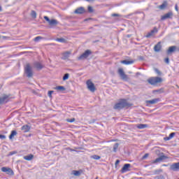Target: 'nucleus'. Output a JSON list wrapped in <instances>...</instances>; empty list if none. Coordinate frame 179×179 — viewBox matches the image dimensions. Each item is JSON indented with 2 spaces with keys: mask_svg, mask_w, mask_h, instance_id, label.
<instances>
[{
  "mask_svg": "<svg viewBox=\"0 0 179 179\" xmlns=\"http://www.w3.org/2000/svg\"><path fill=\"white\" fill-rule=\"evenodd\" d=\"M128 106H129V103H128L126 99H120L119 102L115 104L113 108L114 110H122V108L128 107Z\"/></svg>",
  "mask_w": 179,
  "mask_h": 179,
  "instance_id": "f257e3e1",
  "label": "nucleus"
},
{
  "mask_svg": "<svg viewBox=\"0 0 179 179\" xmlns=\"http://www.w3.org/2000/svg\"><path fill=\"white\" fill-rule=\"evenodd\" d=\"M163 82V78L162 77H151L148 79V83L152 86H156L159 85V83H162Z\"/></svg>",
  "mask_w": 179,
  "mask_h": 179,
  "instance_id": "f03ea898",
  "label": "nucleus"
},
{
  "mask_svg": "<svg viewBox=\"0 0 179 179\" xmlns=\"http://www.w3.org/2000/svg\"><path fill=\"white\" fill-rule=\"evenodd\" d=\"M24 73L27 78H33L34 72H33V66L29 63H27L24 67Z\"/></svg>",
  "mask_w": 179,
  "mask_h": 179,
  "instance_id": "7ed1b4c3",
  "label": "nucleus"
},
{
  "mask_svg": "<svg viewBox=\"0 0 179 179\" xmlns=\"http://www.w3.org/2000/svg\"><path fill=\"white\" fill-rule=\"evenodd\" d=\"M117 73L120 76L122 80H124V82H128V80H129V77H128V75L125 74V72H124V69H119L117 71Z\"/></svg>",
  "mask_w": 179,
  "mask_h": 179,
  "instance_id": "20e7f679",
  "label": "nucleus"
},
{
  "mask_svg": "<svg viewBox=\"0 0 179 179\" xmlns=\"http://www.w3.org/2000/svg\"><path fill=\"white\" fill-rule=\"evenodd\" d=\"M92 55V51L87 50L83 53L80 57H78L79 61H83V59H86L88 57Z\"/></svg>",
  "mask_w": 179,
  "mask_h": 179,
  "instance_id": "39448f33",
  "label": "nucleus"
},
{
  "mask_svg": "<svg viewBox=\"0 0 179 179\" xmlns=\"http://www.w3.org/2000/svg\"><path fill=\"white\" fill-rule=\"evenodd\" d=\"M87 87L88 90H90V92H96V87H94V84L90 80H88L87 81Z\"/></svg>",
  "mask_w": 179,
  "mask_h": 179,
  "instance_id": "423d86ee",
  "label": "nucleus"
},
{
  "mask_svg": "<svg viewBox=\"0 0 179 179\" xmlns=\"http://www.w3.org/2000/svg\"><path fill=\"white\" fill-rule=\"evenodd\" d=\"M1 171L3 173H6L8 176H14L15 173L13 172V170L9 167L3 166L1 169Z\"/></svg>",
  "mask_w": 179,
  "mask_h": 179,
  "instance_id": "0eeeda50",
  "label": "nucleus"
},
{
  "mask_svg": "<svg viewBox=\"0 0 179 179\" xmlns=\"http://www.w3.org/2000/svg\"><path fill=\"white\" fill-rule=\"evenodd\" d=\"M176 51H179V48H177V46H171L169 48L166 53L168 55H170V54H173V52H176Z\"/></svg>",
  "mask_w": 179,
  "mask_h": 179,
  "instance_id": "6e6552de",
  "label": "nucleus"
},
{
  "mask_svg": "<svg viewBox=\"0 0 179 179\" xmlns=\"http://www.w3.org/2000/svg\"><path fill=\"white\" fill-rule=\"evenodd\" d=\"M9 100V96L8 95H4L0 97V104H5V103H8Z\"/></svg>",
  "mask_w": 179,
  "mask_h": 179,
  "instance_id": "1a4fd4ad",
  "label": "nucleus"
},
{
  "mask_svg": "<svg viewBox=\"0 0 179 179\" xmlns=\"http://www.w3.org/2000/svg\"><path fill=\"white\" fill-rule=\"evenodd\" d=\"M167 159V157L166 155H161L159 157L157 158L155 160L153 161L154 164L156 163H162L163 160Z\"/></svg>",
  "mask_w": 179,
  "mask_h": 179,
  "instance_id": "9d476101",
  "label": "nucleus"
},
{
  "mask_svg": "<svg viewBox=\"0 0 179 179\" xmlns=\"http://www.w3.org/2000/svg\"><path fill=\"white\" fill-rule=\"evenodd\" d=\"M173 16V12H169L161 17V20H166V19H171Z\"/></svg>",
  "mask_w": 179,
  "mask_h": 179,
  "instance_id": "9b49d317",
  "label": "nucleus"
},
{
  "mask_svg": "<svg viewBox=\"0 0 179 179\" xmlns=\"http://www.w3.org/2000/svg\"><path fill=\"white\" fill-rule=\"evenodd\" d=\"M157 31H158L157 27H155L154 29H153L152 30H151L150 32H148V33L147 34V35L145 36V37H146L147 38H149L152 37V36H153V34H154L155 33H157Z\"/></svg>",
  "mask_w": 179,
  "mask_h": 179,
  "instance_id": "f8f14e48",
  "label": "nucleus"
},
{
  "mask_svg": "<svg viewBox=\"0 0 179 179\" xmlns=\"http://www.w3.org/2000/svg\"><path fill=\"white\" fill-rule=\"evenodd\" d=\"M85 8L79 7L75 10L74 13H76V15H83V13H85Z\"/></svg>",
  "mask_w": 179,
  "mask_h": 179,
  "instance_id": "ddd939ff",
  "label": "nucleus"
},
{
  "mask_svg": "<svg viewBox=\"0 0 179 179\" xmlns=\"http://www.w3.org/2000/svg\"><path fill=\"white\" fill-rule=\"evenodd\" d=\"M129 167H131V164H125L121 169L122 173L129 171Z\"/></svg>",
  "mask_w": 179,
  "mask_h": 179,
  "instance_id": "4468645a",
  "label": "nucleus"
},
{
  "mask_svg": "<svg viewBox=\"0 0 179 179\" xmlns=\"http://www.w3.org/2000/svg\"><path fill=\"white\" fill-rule=\"evenodd\" d=\"M34 67L36 68L38 71H41V69L44 68V66H43V64H41L40 62H36L34 63Z\"/></svg>",
  "mask_w": 179,
  "mask_h": 179,
  "instance_id": "2eb2a0df",
  "label": "nucleus"
},
{
  "mask_svg": "<svg viewBox=\"0 0 179 179\" xmlns=\"http://www.w3.org/2000/svg\"><path fill=\"white\" fill-rule=\"evenodd\" d=\"M160 50H162V43L159 42L157 45L154 47V50L155 52H160Z\"/></svg>",
  "mask_w": 179,
  "mask_h": 179,
  "instance_id": "dca6fc26",
  "label": "nucleus"
},
{
  "mask_svg": "<svg viewBox=\"0 0 179 179\" xmlns=\"http://www.w3.org/2000/svg\"><path fill=\"white\" fill-rule=\"evenodd\" d=\"M160 101V98H156L152 100L147 101V104H156Z\"/></svg>",
  "mask_w": 179,
  "mask_h": 179,
  "instance_id": "f3484780",
  "label": "nucleus"
},
{
  "mask_svg": "<svg viewBox=\"0 0 179 179\" xmlns=\"http://www.w3.org/2000/svg\"><path fill=\"white\" fill-rule=\"evenodd\" d=\"M69 55H71V52H65L62 54V59L64 61L69 58Z\"/></svg>",
  "mask_w": 179,
  "mask_h": 179,
  "instance_id": "a211bd4d",
  "label": "nucleus"
},
{
  "mask_svg": "<svg viewBox=\"0 0 179 179\" xmlns=\"http://www.w3.org/2000/svg\"><path fill=\"white\" fill-rule=\"evenodd\" d=\"M71 174L73 176H75L76 177H80V175L82 174V171L73 170L71 171Z\"/></svg>",
  "mask_w": 179,
  "mask_h": 179,
  "instance_id": "6ab92c4d",
  "label": "nucleus"
},
{
  "mask_svg": "<svg viewBox=\"0 0 179 179\" xmlns=\"http://www.w3.org/2000/svg\"><path fill=\"white\" fill-rule=\"evenodd\" d=\"M175 136H176V133L172 132L169 134V136L164 138V141H171V139H173Z\"/></svg>",
  "mask_w": 179,
  "mask_h": 179,
  "instance_id": "aec40b11",
  "label": "nucleus"
},
{
  "mask_svg": "<svg viewBox=\"0 0 179 179\" xmlns=\"http://www.w3.org/2000/svg\"><path fill=\"white\" fill-rule=\"evenodd\" d=\"M167 1H164L163 3L160 6H158L159 9H160L161 10H164V9L166 8H167Z\"/></svg>",
  "mask_w": 179,
  "mask_h": 179,
  "instance_id": "412c9836",
  "label": "nucleus"
},
{
  "mask_svg": "<svg viewBox=\"0 0 179 179\" xmlns=\"http://www.w3.org/2000/svg\"><path fill=\"white\" fill-rule=\"evenodd\" d=\"M54 89L55 90H57V92H65L66 90L64 86H57Z\"/></svg>",
  "mask_w": 179,
  "mask_h": 179,
  "instance_id": "4be33fe9",
  "label": "nucleus"
},
{
  "mask_svg": "<svg viewBox=\"0 0 179 179\" xmlns=\"http://www.w3.org/2000/svg\"><path fill=\"white\" fill-rule=\"evenodd\" d=\"M120 62L121 64H124V65H131V64H134V60H123Z\"/></svg>",
  "mask_w": 179,
  "mask_h": 179,
  "instance_id": "5701e85b",
  "label": "nucleus"
},
{
  "mask_svg": "<svg viewBox=\"0 0 179 179\" xmlns=\"http://www.w3.org/2000/svg\"><path fill=\"white\" fill-rule=\"evenodd\" d=\"M59 22L55 19L50 20V22H49L50 26H57Z\"/></svg>",
  "mask_w": 179,
  "mask_h": 179,
  "instance_id": "b1692460",
  "label": "nucleus"
},
{
  "mask_svg": "<svg viewBox=\"0 0 179 179\" xmlns=\"http://www.w3.org/2000/svg\"><path fill=\"white\" fill-rule=\"evenodd\" d=\"M22 131L24 132H29L30 131V126L26 124L22 127Z\"/></svg>",
  "mask_w": 179,
  "mask_h": 179,
  "instance_id": "393cba45",
  "label": "nucleus"
},
{
  "mask_svg": "<svg viewBox=\"0 0 179 179\" xmlns=\"http://www.w3.org/2000/svg\"><path fill=\"white\" fill-rule=\"evenodd\" d=\"M33 157H34V156L31 154L27 156H24V160H27L28 162H30V160H33Z\"/></svg>",
  "mask_w": 179,
  "mask_h": 179,
  "instance_id": "a878e982",
  "label": "nucleus"
},
{
  "mask_svg": "<svg viewBox=\"0 0 179 179\" xmlns=\"http://www.w3.org/2000/svg\"><path fill=\"white\" fill-rule=\"evenodd\" d=\"M136 127L138 129H145V128H148V124H139L136 125Z\"/></svg>",
  "mask_w": 179,
  "mask_h": 179,
  "instance_id": "bb28decb",
  "label": "nucleus"
},
{
  "mask_svg": "<svg viewBox=\"0 0 179 179\" xmlns=\"http://www.w3.org/2000/svg\"><path fill=\"white\" fill-rule=\"evenodd\" d=\"M16 135H17V131H16V130H13L9 136V139H13V137L16 136Z\"/></svg>",
  "mask_w": 179,
  "mask_h": 179,
  "instance_id": "cd10ccee",
  "label": "nucleus"
},
{
  "mask_svg": "<svg viewBox=\"0 0 179 179\" xmlns=\"http://www.w3.org/2000/svg\"><path fill=\"white\" fill-rule=\"evenodd\" d=\"M91 159H94V160H100L101 157L97 155H94L91 156Z\"/></svg>",
  "mask_w": 179,
  "mask_h": 179,
  "instance_id": "c85d7f7f",
  "label": "nucleus"
},
{
  "mask_svg": "<svg viewBox=\"0 0 179 179\" xmlns=\"http://www.w3.org/2000/svg\"><path fill=\"white\" fill-rule=\"evenodd\" d=\"M56 41H58L59 43H66V40L64 38H57Z\"/></svg>",
  "mask_w": 179,
  "mask_h": 179,
  "instance_id": "c756f323",
  "label": "nucleus"
},
{
  "mask_svg": "<svg viewBox=\"0 0 179 179\" xmlns=\"http://www.w3.org/2000/svg\"><path fill=\"white\" fill-rule=\"evenodd\" d=\"M31 15L34 19H36V17H37V13L34 10H31Z\"/></svg>",
  "mask_w": 179,
  "mask_h": 179,
  "instance_id": "7c9ffc66",
  "label": "nucleus"
},
{
  "mask_svg": "<svg viewBox=\"0 0 179 179\" xmlns=\"http://www.w3.org/2000/svg\"><path fill=\"white\" fill-rule=\"evenodd\" d=\"M118 146H120V144H118V143H115V145H113V152H117Z\"/></svg>",
  "mask_w": 179,
  "mask_h": 179,
  "instance_id": "2f4dec72",
  "label": "nucleus"
},
{
  "mask_svg": "<svg viewBox=\"0 0 179 179\" xmlns=\"http://www.w3.org/2000/svg\"><path fill=\"white\" fill-rule=\"evenodd\" d=\"M154 71L159 76H162V72L158 69H154Z\"/></svg>",
  "mask_w": 179,
  "mask_h": 179,
  "instance_id": "473e14b6",
  "label": "nucleus"
},
{
  "mask_svg": "<svg viewBox=\"0 0 179 179\" xmlns=\"http://www.w3.org/2000/svg\"><path fill=\"white\" fill-rule=\"evenodd\" d=\"M68 79H69V73L64 74V76H63V80H66Z\"/></svg>",
  "mask_w": 179,
  "mask_h": 179,
  "instance_id": "72a5a7b5",
  "label": "nucleus"
},
{
  "mask_svg": "<svg viewBox=\"0 0 179 179\" xmlns=\"http://www.w3.org/2000/svg\"><path fill=\"white\" fill-rule=\"evenodd\" d=\"M162 171H163V170H162V169H157L154 171V174L155 175L160 174V173H162Z\"/></svg>",
  "mask_w": 179,
  "mask_h": 179,
  "instance_id": "f704fd0d",
  "label": "nucleus"
},
{
  "mask_svg": "<svg viewBox=\"0 0 179 179\" xmlns=\"http://www.w3.org/2000/svg\"><path fill=\"white\" fill-rule=\"evenodd\" d=\"M154 178L155 179H164V176L159 175V176H155Z\"/></svg>",
  "mask_w": 179,
  "mask_h": 179,
  "instance_id": "c9c22d12",
  "label": "nucleus"
},
{
  "mask_svg": "<svg viewBox=\"0 0 179 179\" xmlns=\"http://www.w3.org/2000/svg\"><path fill=\"white\" fill-rule=\"evenodd\" d=\"M40 40H43V37L41 36H36L35 38H34V41H40Z\"/></svg>",
  "mask_w": 179,
  "mask_h": 179,
  "instance_id": "e433bc0d",
  "label": "nucleus"
},
{
  "mask_svg": "<svg viewBox=\"0 0 179 179\" xmlns=\"http://www.w3.org/2000/svg\"><path fill=\"white\" fill-rule=\"evenodd\" d=\"M88 12H90V13H93V12H94L93 7L89 6H88Z\"/></svg>",
  "mask_w": 179,
  "mask_h": 179,
  "instance_id": "4c0bfd02",
  "label": "nucleus"
},
{
  "mask_svg": "<svg viewBox=\"0 0 179 179\" xmlns=\"http://www.w3.org/2000/svg\"><path fill=\"white\" fill-rule=\"evenodd\" d=\"M66 121H67V122H75L76 119L74 117H73L71 119H67Z\"/></svg>",
  "mask_w": 179,
  "mask_h": 179,
  "instance_id": "58836bf2",
  "label": "nucleus"
},
{
  "mask_svg": "<svg viewBox=\"0 0 179 179\" xmlns=\"http://www.w3.org/2000/svg\"><path fill=\"white\" fill-rule=\"evenodd\" d=\"M43 18L45 19V20H46V22H48L49 24L51 22V20L48 17V16H44Z\"/></svg>",
  "mask_w": 179,
  "mask_h": 179,
  "instance_id": "ea45409f",
  "label": "nucleus"
},
{
  "mask_svg": "<svg viewBox=\"0 0 179 179\" xmlns=\"http://www.w3.org/2000/svg\"><path fill=\"white\" fill-rule=\"evenodd\" d=\"M43 18L45 19V20H46V22H48L49 24L51 22V20L48 17V16H44Z\"/></svg>",
  "mask_w": 179,
  "mask_h": 179,
  "instance_id": "a19ab883",
  "label": "nucleus"
},
{
  "mask_svg": "<svg viewBox=\"0 0 179 179\" xmlns=\"http://www.w3.org/2000/svg\"><path fill=\"white\" fill-rule=\"evenodd\" d=\"M53 93H54V91H49L48 93V96L51 98V97H52Z\"/></svg>",
  "mask_w": 179,
  "mask_h": 179,
  "instance_id": "79ce46f5",
  "label": "nucleus"
},
{
  "mask_svg": "<svg viewBox=\"0 0 179 179\" xmlns=\"http://www.w3.org/2000/svg\"><path fill=\"white\" fill-rule=\"evenodd\" d=\"M148 157H149V154L146 153L143 156L142 159L145 160V159H148Z\"/></svg>",
  "mask_w": 179,
  "mask_h": 179,
  "instance_id": "37998d69",
  "label": "nucleus"
},
{
  "mask_svg": "<svg viewBox=\"0 0 179 179\" xmlns=\"http://www.w3.org/2000/svg\"><path fill=\"white\" fill-rule=\"evenodd\" d=\"M164 62H166V64H170V59H169V57H166V58L164 59Z\"/></svg>",
  "mask_w": 179,
  "mask_h": 179,
  "instance_id": "c03bdc74",
  "label": "nucleus"
},
{
  "mask_svg": "<svg viewBox=\"0 0 179 179\" xmlns=\"http://www.w3.org/2000/svg\"><path fill=\"white\" fill-rule=\"evenodd\" d=\"M0 139H6V136L0 134Z\"/></svg>",
  "mask_w": 179,
  "mask_h": 179,
  "instance_id": "a18cd8bd",
  "label": "nucleus"
},
{
  "mask_svg": "<svg viewBox=\"0 0 179 179\" xmlns=\"http://www.w3.org/2000/svg\"><path fill=\"white\" fill-rule=\"evenodd\" d=\"M6 38H8V37L5 36H1V40H6Z\"/></svg>",
  "mask_w": 179,
  "mask_h": 179,
  "instance_id": "49530a36",
  "label": "nucleus"
},
{
  "mask_svg": "<svg viewBox=\"0 0 179 179\" xmlns=\"http://www.w3.org/2000/svg\"><path fill=\"white\" fill-rule=\"evenodd\" d=\"M118 164H120V160L119 159L116 160V162L115 163V167H117V165H118Z\"/></svg>",
  "mask_w": 179,
  "mask_h": 179,
  "instance_id": "de8ad7c7",
  "label": "nucleus"
},
{
  "mask_svg": "<svg viewBox=\"0 0 179 179\" xmlns=\"http://www.w3.org/2000/svg\"><path fill=\"white\" fill-rule=\"evenodd\" d=\"M175 10H176V12H178V5L177 4L175 5Z\"/></svg>",
  "mask_w": 179,
  "mask_h": 179,
  "instance_id": "09e8293b",
  "label": "nucleus"
},
{
  "mask_svg": "<svg viewBox=\"0 0 179 179\" xmlns=\"http://www.w3.org/2000/svg\"><path fill=\"white\" fill-rule=\"evenodd\" d=\"M112 16H113V17H115L120 16V15H119V14L113 13V14H112Z\"/></svg>",
  "mask_w": 179,
  "mask_h": 179,
  "instance_id": "8fccbe9b",
  "label": "nucleus"
},
{
  "mask_svg": "<svg viewBox=\"0 0 179 179\" xmlns=\"http://www.w3.org/2000/svg\"><path fill=\"white\" fill-rule=\"evenodd\" d=\"M67 150H70V152H75V150L70 148H68Z\"/></svg>",
  "mask_w": 179,
  "mask_h": 179,
  "instance_id": "3c124183",
  "label": "nucleus"
},
{
  "mask_svg": "<svg viewBox=\"0 0 179 179\" xmlns=\"http://www.w3.org/2000/svg\"><path fill=\"white\" fill-rule=\"evenodd\" d=\"M15 152H10V154H9V155H10V156H13V155H15Z\"/></svg>",
  "mask_w": 179,
  "mask_h": 179,
  "instance_id": "603ef678",
  "label": "nucleus"
},
{
  "mask_svg": "<svg viewBox=\"0 0 179 179\" xmlns=\"http://www.w3.org/2000/svg\"><path fill=\"white\" fill-rule=\"evenodd\" d=\"M87 1V2H92V1H94V0H85Z\"/></svg>",
  "mask_w": 179,
  "mask_h": 179,
  "instance_id": "864d4df0",
  "label": "nucleus"
},
{
  "mask_svg": "<svg viewBox=\"0 0 179 179\" xmlns=\"http://www.w3.org/2000/svg\"><path fill=\"white\" fill-rule=\"evenodd\" d=\"M0 12H2V7L0 6Z\"/></svg>",
  "mask_w": 179,
  "mask_h": 179,
  "instance_id": "5fc2aeb1",
  "label": "nucleus"
},
{
  "mask_svg": "<svg viewBox=\"0 0 179 179\" xmlns=\"http://www.w3.org/2000/svg\"><path fill=\"white\" fill-rule=\"evenodd\" d=\"M95 179H99V177H96Z\"/></svg>",
  "mask_w": 179,
  "mask_h": 179,
  "instance_id": "6e6d98bb",
  "label": "nucleus"
},
{
  "mask_svg": "<svg viewBox=\"0 0 179 179\" xmlns=\"http://www.w3.org/2000/svg\"><path fill=\"white\" fill-rule=\"evenodd\" d=\"M0 41H1V35H0Z\"/></svg>",
  "mask_w": 179,
  "mask_h": 179,
  "instance_id": "4d7b16f0",
  "label": "nucleus"
},
{
  "mask_svg": "<svg viewBox=\"0 0 179 179\" xmlns=\"http://www.w3.org/2000/svg\"><path fill=\"white\" fill-rule=\"evenodd\" d=\"M140 59H142V57H141Z\"/></svg>",
  "mask_w": 179,
  "mask_h": 179,
  "instance_id": "13d9d810",
  "label": "nucleus"
}]
</instances>
